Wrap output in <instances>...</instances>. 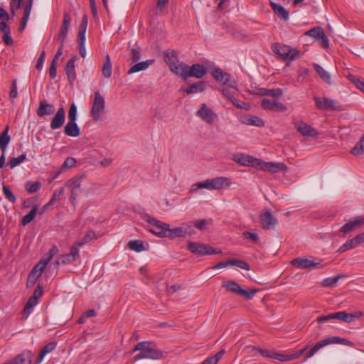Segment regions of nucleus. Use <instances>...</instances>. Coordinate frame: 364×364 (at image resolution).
<instances>
[{
	"label": "nucleus",
	"instance_id": "nucleus-1",
	"mask_svg": "<svg viewBox=\"0 0 364 364\" xmlns=\"http://www.w3.org/2000/svg\"><path fill=\"white\" fill-rule=\"evenodd\" d=\"M222 287L225 289V290L240 295L246 299H252L257 291V289H243L240 285L233 280L224 281L222 284Z\"/></svg>",
	"mask_w": 364,
	"mask_h": 364
},
{
	"label": "nucleus",
	"instance_id": "nucleus-2",
	"mask_svg": "<svg viewBox=\"0 0 364 364\" xmlns=\"http://www.w3.org/2000/svg\"><path fill=\"white\" fill-rule=\"evenodd\" d=\"M105 109V98L99 91L95 92V97L91 109V116L94 120L97 121L102 119V114Z\"/></svg>",
	"mask_w": 364,
	"mask_h": 364
},
{
	"label": "nucleus",
	"instance_id": "nucleus-3",
	"mask_svg": "<svg viewBox=\"0 0 364 364\" xmlns=\"http://www.w3.org/2000/svg\"><path fill=\"white\" fill-rule=\"evenodd\" d=\"M188 249L192 253L198 256L216 255L221 252L220 250L214 249L208 245L195 242H189L188 244Z\"/></svg>",
	"mask_w": 364,
	"mask_h": 364
},
{
	"label": "nucleus",
	"instance_id": "nucleus-4",
	"mask_svg": "<svg viewBox=\"0 0 364 364\" xmlns=\"http://www.w3.org/2000/svg\"><path fill=\"white\" fill-rule=\"evenodd\" d=\"M272 50L275 54L278 55L284 60H293L295 59L297 54L296 51L292 49L291 47L280 43L273 44L272 46Z\"/></svg>",
	"mask_w": 364,
	"mask_h": 364
},
{
	"label": "nucleus",
	"instance_id": "nucleus-5",
	"mask_svg": "<svg viewBox=\"0 0 364 364\" xmlns=\"http://www.w3.org/2000/svg\"><path fill=\"white\" fill-rule=\"evenodd\" d=\"M345 341L346 340L344 338L338 336H333L325 338L315 344L311 350L306 353L305 360L311 358L319 349L327 345L333 343L343 344L345 343Z\"/></svg>",
	"mask_w": 364,
	"mask_h": 364
},
{
	"label": "nucleus",
	"instance_id": "nucleus-6",
	"mask_svg": "<svg viewBox=\"0 0 364 364\" xmlns=\"http://www.w3.org/2000/svg\"><path fill=\"white\" fill-rule=\"evenodd\" d=\"M317 109L321 110H340V105L337 100L326 97H314Z\"/></svg>",
	"mask_w": 364,
	"mask_h": 364
},
{
	"label": "nucleus",
	"instance_id": "nucleus-7",
	"mask_svg": "<svg viewBox=\"0 0 364 364\" xmlns=\"http://www.w3.org/2000/svg\"><path fill=\"white\" fill-rule=\"evenodd\" d=\"M221 91L223 96L229 100L235 107L240 109L243 108L241 103H240L235 97V95L237 92L235 82L230 81L227 85H224Z\"/></svg>",
	"mask_w": 364,
	"mask_h": 364
},
{
	"label": "nucleus",
	"instance_id": "nucleus-8",
	"mask_svg": "<svg viewBox=\"0 0 364 364\" xmlns=\"http://www.w3.org/2000/svg\"><path fill=\"white\" fill-rule=\"evenodd\" d=\"M193 227V223L189 222L183 223L181 226L168 230V237L174 239L176 237H186L187 234H191Z\"/></svg>",
	"mask_w": 364,
	"mask_h": 364
},
{
	"label": "nucleus",
	"instance_id": "nucleus-9",
	"mask_svg": "<svg viewBox=\"0 0 364 364\" xmlns=\"http://www.w3.org/2000/svg\"><path fill=\"white\" fill-rule=\"evenodd\" d=\"M257 168L262 171H269L271 173H277L287 169V165L283 163L266 162L259 159Z\"/></svg>",
	"mask_w": 364,
	"mask_h": 364
},
{
	"label": "nucleus",
	"instance_id": "nucleus-10",
	"mask_svg": "<svg viewBox=\"0 0 364 364\" xmlns=\"http://www.w3.org/2000/svg\"><path fill=\"white\" fill-rule=\"evenodd\" d=\"M46 267L45 266L44 262H38L33 267L27 278V287H31L35 284L37 279H38L39 277H41Z\"/></svg>",
	"mask_w": 364,
	"mask_h": 364
},
{
	"label": "nucleus",
	"instance_id": "nucleus-11",
	"mask_svg": "<svg viewBox=\"0 0 364 364\" xmlns=\"http://www.w3.org/2000/svg\"><path fill=\"white\" fill-rule=\"evenodd\" d=\"M305 36L313 37L317 39L323 48L328 47V38L321 27H314L304 33Z\"/></svg>",
	"mask_w": 364,
	"mask_h": 364
},
{
	"label": "nucleus",
	"instance_id": "nucleus-12",
	"mask_svg": "<svg viewBox=\"0 0 364 364\" xmlns=\"http://www.w3.org/2000/svg\"><path fill=\"white\" fill-rule=\"evenodd\" d=\"M259 220L262 228L264 230L274 228L278 223L277 218L272 215L270 210H264V212L260 214Z\"/></svg>",
	"mask_w": 364,
	"mask_h": 364
},
{
	"label": "nucleus",
	"instance_id": "nucleus-13",
	"mask_svg": "<svg viewBox=\"0 0 364 364\" xmlns=\"http://www.w3.org/2000/svg\"><path fill=\"white\" fill-rule=\"evenodd\" d=\"M163 357V353L161 350H157L156 348H154L151 344L150 343L147 348L144 352H140L139 354H137L135 356V359L139 360V359H144V358H148V359H160Z\"/></svg>",
	"mask_w": 364,
	"mask_h": 364
},
{
	"label": "nucleus",
	"instance_id": "nucleus-14",
	"mask_svg": "<svg viewBox=\"0 0 364 364\" xmlns=\"http://www.w3.org/2000/svg\"><path fill=\"white\" fill-rule=\"evenodd\" d=\"M196 114L208 124H212L218 117L217 114L204 103L201 104L200 109L197 111Z\"/></svg>",
	"mask_w": 364,
	"mask_h": 364
},
{
	"label": "nucleus",
	"instance_id": "nucleus-15",
	"mask_svg": "<svg viewBox=\"0 0 364 364\" xmlns=\"http://www.w3.org/2000/svg\"><path fill=\"white\" fill-rule=\"evenodd\" d=\"M297 131L304 136L316 137L318 135L316 129L304 122H297L295 123Z\"/></svg>",
	"mask_w": 364,
	"mask_h": 364
},
{
	"label": "nucleus",
	"instance_id": "nucleus-16",
	"mask_svg": "<svg viewBox=\"0 0 364 364\" xmlns=\"http://www.w3.org/2000/svg\"><path fill=\"white\" fill-rule=\"evenodd\" d=\"M234 161L243 166L257 168L259 159L245 154H239L234 156Z\"/></svg>",
	"mask_w": 364,
	"mask_h": 364
},
{
	"label": "nucleus",
	"instance_id": "nucleus-17",
	"mask_svg": "<svg viewBox=\"0 0 364 364\" xmlns=\"http://www.w3.org/2000/svg\"><path fill=\"white\" fill-rule=\"evenodd\" d=\"M291 264L299 269H312L317 267L320 263L315 262L305 257H298L291 260Z\"/></svg>",
	"mask_w": 364,
	"mask_h": 364
},
{
	"label": "nucleus",
	"instance_id": "nucleus-18",
	"mask_svg": "<svg viewBox=\"0 0 364 364\" xmlns=\"http://www.w3.org/2000/svg\"><path fill=\"white\" fill-rule=\"evenodd\" d=\"M262 107L264 109L274 112H285L287 109V107L282 102L269 99L262 100Z\"/></svg>",
	"mask_w": 364,
	"mask_h": 364
},
{
	"label": "nucleus",
	"instance_id": "nucleus-19",
	"mask_svg": "<svg viewBox=\"0 0 364 364\" xmlns=\"http://www.w3.org/2000/svg\"><path fill=\"white\" fill-rule=\"evenodd\" d=\"M363 313L362 311H356L353 314L347 313L346 311H339L333 313L335 319H339L342 321L347 323H351L355 319H358L363 316Z\"/></svg>",
	"mask_w": 364,
	"mask_h": 364
},
{
	"label": "nucleus",
	"instance_id": "nucleus-20",
	"mask_svg": "<svg viewBox=\"0 0 364 364\" xmlns=\"http://www.w3.org/2000/svg\"><path fill=\"white\" fill-rule=\"evenodd\" d=\"M65 119V112L63 107L58 109L54 117L52 119L50 127L51 129H58L63 127Z\"/></svg>",
	"mask_w": 364,
	"mask_h": 364
},
{
	"label": "nucleus",
	"instance_id": "nucleus-21",
	"mask_svg": "<svg viewBox=\"0 0 364 364\" xmlns=\"http://www.w3.org/2000/svg\"><path fill=\"white\" fill-rule=\"evenodd\" d=\"M9 127H7L1 134H0V149L3 151L1 156H0V168H2L5 164V154L4 151L8 144L10 141V136L8 134Z\"/></svg>",
	"mask_w": 364,
	"mask_h": 364
},
{
	"label": "nucleus",
	"instance_id": "nucleus-22",
	"mask_svg": "<svg viewBox=\"0 0 364 364\" xmlns=\"http://www.w3.org/2000/svg\"><path fill=\"white\" fill-rule=\"evenodd\" d=\"M78 59L77 55L73 56L67 63L65 66V73L70 85H72L76 79L75 61Z\"/></svg>",
	"mask_w": 364,
	"mask_h": 364
},
{
	"label": "nucleus",
	"instance_id": "nucleus-23",
	"mask_svg": "<svg viewBox=\"0 0 364 364\" xmlns=\"http://www.w3.org/2000/svg\"><path fill=\"white\" fill-rule=\"evenodd\" d=\"M32 353L31 351H24L16 355L12 360H10L3 364H31Z\"/></svg>",
	"mask_w": 364,
	"mask_h": 364
},
{
	"label": "nucleus",
	"instance_id": "nucleus-24",
	"mask_svg": "<svg viewBox=\"0 0 364 364\" xmlns=\"http://www.w3.org/2000/svg\"><path fill=\"white\" fill-rule=\"evenodd\" d=\"M207 71L203 65L200 64H193L188 67L187 78L194 77L196 78H202Z\"/></svg>",
	"mask_w": 364,
	"mask_h": 364
},
{
	"label": "nucleus",
	"instance_id": "nucleus-25",
	"mask_svg": "<svg viewBox=\"0 0 364 364\" xmlns=\"http://www.w3.org/2000/svg\"><path fill=\"white\" fill-rule=\"evenodd\" d=\"M71 21V18L68 14H65L63 16V23L60 28V33L58 36V39L60 41V43L65 44V38L68 34V28L70 26V23Z\"/></svg>",
	"mask_w": 364,
	"mask_h": 364
},
{
	"label": "nucleus",
	"instance_id": "nucleus-26",
	"mask_svg": "<svg viewBox=\"0 0 364 364\" xmlns=\"http://www.w3.org/2000/svg\"><path fill=\"white\" fill-rule=\"evenodd\" d=\"M231 184L230 179L227 177H215L211 178L212 190H219L229 187Z\"/></svg>",
	"mask_w": 364,
	"mask_h": 364
},
{
	"label": "nucleus",
	"instance_id": "nucleus-27",
	"mask_svg": "<svg viewBox=\"0 0 364 364\" xmlns=\"http://www.w3.org/2000/svg\"><path fill=\"white\" fill-rule=\"evenodd\" d=\"M54 112V106L51 104H48L46 100H42L40 102L39 107L36 112L39 117L53 114Z\"/></svg>",
	"mask_w": 364,
	"mask_h": 364
},
{
	"label": "nucleus",
	"instance_id": "nucleus-28",
	"mask_svg": "<svg viewBox=\"0 0 364 364\" xmlns=\"http://www.w3.org/2000/svg\"><path fill=\"white\" fill-rule=\"evenodd\" d=\"M64 132L67 136L77 137L80 135V129L75 122L68 121L64 128Z\"/></svg>",
	"mask_w": 364,
	"mask_h": 364
},
{
	"label": "nucleus",
	"instance_id": "nucleus-29",
	"mask_svg": "<svg viewBox=\"0 0 364 364\" xmlns=\"http://www.w3.org/2000/svg\"><path fill=\"white\" fill-rule=\"evenodd\" d=\"M364 224V217H358L353 221L345 224L341 228V232L346 234L348 232L353 230L355 227Z\"/></svg>",
	"mask_w": 364,
	"mask_h": 364
},
{
	"label": "nucleus",
	"instance_id": "nucleus-30",
	"mask_svg": "<svg viewBox=\"0 0 364 364\" xmlns=\"http://www.w3.org/2000/svg\"><path fill=\"white\" fill-rule=\"evenodd\" d=\"M257 95H266V96H271L275 98L280 97L282 94L283 91L282 89L277 88V89H266V88H258L256 90L255 92Z\"/></svg>",
	"mask_w": 364,
	"mask_h": 364
},
{
	"label": "nucleus",
	"instance_id": "nucleus-31",
	"mask_svg": "<svg viewBox=\"0 0 364 364\" xmlns=\"http://www.w3.org/2000/svg\"><path fill=\"white\" fill-rule=\"evenodd\" d=\"M188 67V65H187L184 63L178 62L170 70L175 74L181 76V77H183V79L186 80V79H187Z\"/></svg>",
	"mask_w": 364,
	"mask_h": 364
},
{
	"label": "nucleus",
	"instance_id": "nucleus-32",
	"mask_svg": "<svg viewBox=\"0 0 364 364\" xmlns=\"http://www.w3.org/2000/svg\"><path fill=\"white\" fill-rule=\"evenodd\" d=\"M154 62V60H148L146 61H142L138 63H136L133 66H132L128 70V74H133L139 71L145 70L148 68L149 65H151Z\"/></svg>",
	"mask_w": 364,
	"mask_h": 364
},
{
	"label": "nucleus",
	"instance_id": "nucleus-33",
	"mask_svg": "<svg viewBox=\"0 0 364 364\" xmlns=\"http://www.w3.org/2000/svg\"><path fill=\"white\" fill-rule=\"evenodd\" d=\"M270 6L278 17L285 21L289 19V12L282 6L274 2H270Z\"/></svg>",
	"mask_w": 364,
	"mask_h": 364
},
{
	"label": "nucleus",
	"instance_id": "nucleus-34",
	"mask_svg": "<svg viewBox=\"0 0 364 364\" xmlns=\"http://www.w3.org/2000/svg\"><path fill=\"white\" fill-rule=\"evenodd\" d=\"M242 122L246 125H252L258 127H262L264 125V121L257 116H247L242 120Z\"/></svg>",
	"mask_w": 364,
	"mask_h": 364
},
{
	"label": "nucleus",
	"instance_id": "nucleus-35",
	"mask_svg": "<svg viewBox=\"0 0 364 364\" xmlns=\"http://www.w3.org/2000/svg\"><path fill=\"white\" fill-rule=\"evenodd\" d=\"M212 75L217 81L222 82L224 80V85H227L230 81V75L223 72L220 68L214 69Z\"/></svg>",
	"mask_w": 364,
	"mask_h": 364
},
{
	"label": "nucleus",
	"instance_id": "nucleus-36",
	"mask_svg": "<svg viewBox=\"0 0 364 364\" xmlns=\"http://www.w3.org/2000/svg\"><path fill=\"white\" fill-rule=\"evenodd\" d=\"M205 89V82H198L194 84L191 85L187 87L183 91L188 94L197 93L200 92Z\"/></svg>",
	"mask_w": 364,
	"mask_h": 364
},
{
	"label": "nucleus",
	"instance_id": "nucleus-37",
	"mask_svg": "<svg viewBox=\"0 0 364 364\" xmlns=\"http://www.w3.org/2000/svg\"><path fill=\"white\" fill-rule=\"evenodd\" d=\"M56 346H57V343L56 342H50V343H48L47 345H46L43 348L41 351L40 352V354H39V355L38 357L36 363H40L43 360L44 356L47 353L52 352L55 348Z\"/></svg>",
	"mask_w": 364,
	"mask_h": 364
},
{
	"label": "nucleus",
	"instance_id": "nucleus-38",
	"mask_svg": "<svg viewBox=\"0 0 364 364\" xmlns=\"http://www.w3.org/2000/svg\"><path fill=\"white\" fill-rule=\"evenodd\" d=\"M83 178V176H75L65 183V186L70 189L78 190L81 186Z\"/></svg>",
	"mask_w": 364,
	"mask_h": 364
},
{
	"label": "nucleus",
	"instance_id": "nucleus-39",
	"mask_svg": "<svg viewBox=\"0 0 364 364\" xmlns=\"http://www.w3.org/2000/svg\"><path fill=\"white\" fill-rule=\"evenodd\" d=\"M102 75L105 77L109 78L112 75V65L109 55L105 56V60L102 69Z\"/></svg>",
	"mask_w": 364,
	"mask_h": 364
},
{
	"label": "nucleus",
	"instance_id": "nucleus-40",
	"mask_svg": "<svg viewBox=\"0 0 364 364\" xmlns=\"http://www.w3.org/2000/svg\"><path fill=\"white\" fill-rule=\"evenodd\" d=\"M144 220L148 222L149 223L155 225L157 228L162 229H168L169 225L165 223H163L156 218H152L147 214H145L143 217Z\"/></svg>",
	"mask_w": 364,
	"mask_h": 364
},
{
	"label": "nucleus",
	"instance_id": "nucleus-41",
	"mask_svg": "<svg viewBox=\"0 0 364 364\" xmlns=\"http://www.w3.org/2000/svg\"><path fill=\"white\" fill-rule=\"evenodd\" d=\"M314 67L318 75L324 82L328 84L331 83V75L324 68L318 64H314Z\"/></svg>",
	"mask_w": 364,
	"mask_h": 364
},
{
	"label": "nucleus",
	"instance_id": "nucleus-42",
	"mask_svg": "<svg viewBox=\"0 0 364 364\" xmlns=\"http://www.w3.org/2000/svg\"><path fill=\"white\" fill-rule=\"evenodd\" d=\"M165 61L168 65L169 68H172L178 62L177 54L176 52L172 50L169 53H166L164 55Z\"/></svg>",
	"mask_w": 364,
	"mask_h": 364
},
{
	"label": "nucleus",
	"instance_id": "nucleus-43",
	"mask_svg": "<svg viewBox=\"0 0 364 364\" xmlns=\"http://www.w3.org/2000/svg\"><path fill=\"white\" fill-rule=\"evenodd\" d=\"M258 351L260 354L266 358H269L275 360H278L282 361L283 354H280L278 353H275L269 350H262L259 349Z\"/></svg>",
	"mask_w": 364,
	"mask_h": 364
},
{
	"label": "nucleus",
	"instance_id": "nucleus-44",
	"mask_svg": "<svg viewBox=\"0 0 364 364\" xmlns=\"http://www.w3.org/2000/svg\"><path fill=\"white\" fill-rule=\"evenodd\" d=\"M37 213V206L33 205L32 209L29 211L28 214L24 215L21 220V223L23 226L28 225L29 223H31L36 215Z\"/></svg>",
	"mask_w": 364,
	"mask_h": 364
},
{
	"label": "nucleus",
	"instance_id": "nucleus-45",
	"mask_svg": "<svg viewBox=\"0 0 364 364\" xmlns=\"http://www.w3.org/2000/svg\"><path fill=\"white\" fill-rule=\"evenodd\" d=\"M58 252V248L55 245H53L48 252V253L43 257L39 262H44L45 266L46 267L48 263L51 260L54 255Z\"/></svg>",
	"mask_w": 364,
	"mask_h": 364
},
{
	"label": "nucleus",
	"instance_id": "nucleus-46",
	"mask_svg": "<svg viewBox=\"0 0 364 364\" xmlns=\"http://www.w3.org/2000/svg\"><path fill=\"white\" fill-rule=\"evenodd\" d=\"M41 183L38 181H27L25 183V188L29 193H35L39 191Z\"/></svg>",
	"mask_w": 364,
	"mask_h": 364
},
{
	"label": "nucleus",
	"instance_id": "nucleus-47",
	"mask_svg": "<svg viewBox=\"0 0 364 364\" xmlns=\"http://www.w3.org/2000/svg\"><path fill=\"white\" fill-rule=\"evenodd\" d=\"M96 239V234L93 231H89L82 239L77 240L78 246H82Z\"/></svg>",
	"mask_w": 364,
	"mask_h": 364
},
{
	"label": "nucleus",
	"instance_id": "nucleus-48",
	"mask_svg": "<svg viewBox=\"0 0 364 364\" xmlns=\"http://www.w3.org/2000/svg\"><path fill=\"white\" fill-rule=\"evenodd\" d=\"M210 184H211V179H207L204 181L194 183L191 186V191H196L198 189H200V188H206L208 190H212V186Z\"/></svg>",
	"mask_w": 364,
	"mask_h": 364
},
{
	"label": "nucleus",
	"instance_id": "nucleus-49",
	"mask_svg": "<svg viewBox=\"0 0 364 364\" xmlns=\"http://www.w3.org/2000/svg\"><path fill=\"white\" fill-rule=\"evenodd\" d=\"M127 246L130 250L137 252L144 250V244L140 240H131L128 242Z\"/></svg>",
	"mask_w": 364,
	"mask_h": 364
},
{
	"label": "nucleus",
	"instance_id": "nucleus-50",
	"mask_svg": "<svg viewBox=\"0 0 364 364\" xmlns=\"http://www.w3.org/2000/svg\"><path fill=\"white\" fill-rule=\"evenodd\" d=\"M350 152L355 156L360 155L364 153V135L351 149Z\"/></svg>",
	"mask_w": 364,
	"mask_h": 364
},
{
	"label": "nucleus",
	"instance_id": "nucleus-51",
	"mask_svg": "<svg viewBox=\"0 0 364 364\" xmlns=\"http://www.w3.org/2000/svg\"><path fill=\"white\" fill-rule=\"evenodd\" d=\"M75 260L69 254L62 255L55 262V264L58 267L60 264H67L74 262Z\"/></svg>",
	"mask_w": 364,
	"mask_h": 364
},
{
	"label": "nucleus",
	"instance_id": "nucleus-52",
	"mask_svg": "<svg viewBox=\"0 0 364 364\" xmlns=\"http://www.w3.org/2000/svg\"><path fill=\"white\" fill-rule=\"evenodd\" d=\"M230 265L232 266H236L240 269H245V270H250V267L248 263H247L245 261L237 259H229Z\"/></svg>",
	"mask_w": 364,
	"mask_h": 364
},
{
	"label": "nucleus",
	"instance_id": "nucleus-53",
	"mask_svg": "<svg viewBox=\"0 0 364 364\" xmlns=\"http://www.w3.org/2000/svg\"><path fill=\"white\" fill-rule=\"evenodd\" d=\"M87 26V16H83L80 25L79 33L77 36V38H85V33Z\"/></svg>",
	"mask_w": 364,
	"mask_h": 364
},
{
	"label": "nucleus",
	"instance_id": "nucleus-54",
	"mask_svg": "<svg viewBox=\"0 0 364 364\" xmlns=\"http://www.w3.org/2000/svg\"><path fill=\"white\" fill-rule=\"evenodd\" d=\"M26 159V155L25 154H22L20 156H18V157H14V158L11 159V160L9 162V165L11 168H14L16 166L23 163Z\"/></svg>",
	"mask_w": 364,
	"mask_h": 364
},
{
	"label": "nucleus",
	"instance_id": "nucleus-55",
	"mask_svg": "<svg viewBox=\"0 0 364 364\" xmlns=\"http://www.w3.org/2000/svg\"><path fill=\"white\" fill-rule=\"evenodd\" d=\"M344 277V275H337L334 277L326 278L325 279L323 280L322 285L323 287H332L334 284H336L341 278H343Z\"/></svg>",
	"mask_w": 364,
	"mask_h": 364
},
{
	"label": "nucleus",
	"instance_id": "nucleus-56",
	"mask_svg": "<svg viewBox=\"0 0 364 364\" xmlns=\"http://www.w3.org/2000/svg\"><path fill=\"white\" fill-rule=\"evenodd\" d=\"M307 348H308V347L306 346L304 348H303L302 350L298 351L297 353L290 354V355H284L283 354L282 361H288V360H295V359L299 358L304 353V352L307 350Z\"/></svg>",
	"mask_w": 364,
	"mask_h": 364
},
{
	"label": "nucleus",
	"instance_id": "nucleus-57",
	"mask_svg": "<svg viewBox=\"0 0 364 364\" xmlns=\"http://www.w3.org/2000/svg\"><path fill=\"white\" fill-rule=\"evenodd\" d=\"M37 303L38 300L31 296L24 307L23 311L25 313H27L28 314H30L33 308L37 304Z\"/></svg>",
	"mask_w": 364,
	"mask_h": 364
},
{
	"label": "nucleus",
	"instance_id": "nucleus-58",
	"mask_svg": "<svg viewBox=\"0 0 364 364\" xmlns=\"http://www.w3.org/2000/svg\"><path fill=\"white\" fill-rule=\"evenodd\" d=\"M3 193L6 197V198L11 202L12 203H15L16 201V198L12 191L10 190L9 187L6 186H3Z\"/></svg>",
	"mask_w": 364,
	"mask_h": 364
},
{
	"label": "nucleus",
	"instance_id": "nucleus-59",
	"mask_svg": "<svg viewBox=\"0 0 364 364\" xmlns=\"http://www.w3.org/2000/svg\"><path fill=\"white\" fill-rule=\"evenodd\" d=\"M357 247L355 242H354L353 239H351L348 241H347L346 243H344L340 248L338 249V252L342 253L346 252L348 250L352 249Z\"/></svg>",
	"mask_w": 364,
	"mask_h": 364
},
{
	"label": "nucleus",
	"instance_id": "nucleus-60",
	"mask_svg": "<svg viewBox=\"0 0 364 364\" xmlns=\"http://www.w3.org/2000/svg\"><path fill=\"white\" fill-rule=\"evenodd\" d=\"M68 119L69 121L75 122L77 119V106L75 103H73L70 105L69 112H68Z\"/></svg>",
	"mask_w": 364,
	"mask_h": 364
},
{
	"label": "nucleus",
	"instance_id": "nucleus-61",
	"mask_svg": "<svg viewBox=\"0 0 364 364\" xmlns=\"http://www.w3.org/2000/svg\"><path fill=\"white\" fill-rule=\"evenodd\" d=\"M64 188H60L58 190H55L53 193L52 198L49 201L50 204H53L55 201L60 200V197L64 193Z\"/></svg>",
	"mask_w": 364,
	"mask_h": 364
},
{
	"label": "nucleus",
	"instance_id": "nucleus-62",
	"mask_svg": "<svg viewBox=\"0 0 364 364\" xmlns=\"http://www.w3.org/2000/svg\"><path fill=\"white\" fill-rule=\"evenodd\" d=\"M32 5H33V0H28V2L26 3V6H24L23 16L22 18L28 20V18H29V16H30V14L31 11Z\"/></svg>",
	"mask_w": 364,
	"mask_h": 364
},
{
	"label": "nucleus",
	"instance_id": "nucleus-63",
	"mask_svg": "<svg viewBox=\"0 0 364 364\" xmlns=\"http://www.w3.org/2000/svg\"><path fill=\"white\" fill-rule=\"evenodd\" d=\"M80 246H78L77 245V241H75L73 245L70 247V252L68 253L72 257L76 260V259L79 257V250L78 247Z\"/></svg>",
	"mask_w": 364,
	"mask_h": 364
},
{
	"label": "nucleus",
	"instance_id": "nucleus-64",
	"mask_svg": "<svg viewBox=\"0 0 364 364\" xmlns=\"http://www.w3.org/2000/svg\"><path fill=\"white\" fill-rule=\"evenodd\" d=\"M141 58L140 51L137 49L132 48L131 50L130 60L132 63H136Z\"/></svg>",
	"mask_w": 364,
	"mask_h": 364
}]
</instances>
